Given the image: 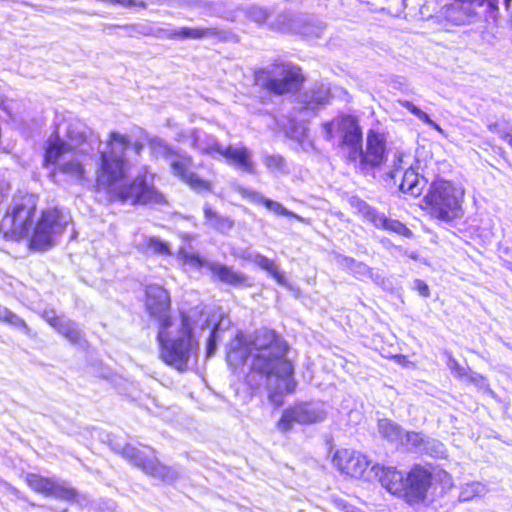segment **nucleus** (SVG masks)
<instances>
[{"mask_svg":"<svg viewBox=\"0 0 512 512\" xmlns=\"http://www.w3.org/2000/svg\"><path fill=\"white\" fill-rule=\"evenodd\" d=\"M144 308L157 323L156 341L159 359L179 372L188 370L191 359H197L199 339L194 333L193 321L187 312H180L175 322L169 291L159 284L144 289Z\"/></svg>","mask_w":512,"mask_h":512,"instance_id":"f257e3e1","label":"nucleus"},{"mask_svg":"<svg viewBox=\"0 0 512 512\" xmlns=\"http://www.w3.org/2000/svg\"><path fill=\"white\" fill-rule=\"evenodd\" d=\"M290 347L287 341L274 329L262 327L256 330L250 339L244 335L235 336V344L227 350V360L233 364H242L249 358L247 381L253 385L258 379L283 385V392H295V368L288 358Z\"/></svg>","mask_w":512,"mask_h":512,"instance_id":"f03ea898","label":"nucleus"},{"mask_svg":"<svg viewBox=\"0 0 512 512\" xmlns=\"http://www.w3.org/2000/svg\"><path fill=\"white\" fill-rule=\"evenodd\" d=\"M372 470L389 494L410 506L425 503L435 483L431 464L414 463L406 472L395 466L376 464Z\"/></svg>","mask_w":512,"mask_h":512,"instance_id":"7ed1b4c3","label":"nucleus"},{"mask_svg":"<svg viewBox=\"0 0 512 512\" xmlns=\"http://www.w3.org/2000/svg\"><path fill=\"white\" fill-rule=\"evenodd\" d=\"M107 150L99 152V162L95 172V190L103 191L108 199L112 190L128 178V160L125 152L131 145L130 137L111 131L106 140Z\"/></svg>","mask_w":512,"mask_h":512,"instance_id":"20e7f679","label":"nucleus"},{"mask_svg":"<svg viewBox=\"0 0 512 512\" xmlns=\"http://www.w3.org/2000/svg\"><path fill=\"white\" fill-rule=\"evenodd\" d=\"M464 188L452 180L434 179L422 198L420 208L430 219L452 223L464 215Z\"/></svg>","mask_w":512,"mask_h":512,"instance_id":"39448f33","label":"nucleus"},{"mask_svg":"<svg viewBox=\"0 0 512 512\" xmlns=\"http://www.w3.org/2000/svg\"><path fill=\"white\" fill-rule=\"evenodd\" d=\"M305 81L306 75L299 65L283 60H275L271 69L261 67L253 71V84L274 96L296 94Z\"/></svg>","mask_w":512,"mask_h":512,"instance_id":"423d86ee","label":"nucleus"},{"mask_svg":"<svg viewBox=\"0 0 512 512\" xmlns=\"http://www.w3.org/2000/svg\"><path fill=\"white\" fill-rule=\"evenodd\" d=\"M37 211L36 200L31 195L13 198L0 220V233L7 241L21 242L29 235Z\"/></svg>","mask_w":512,"mask_h":512,"instance_id":"0eeeda50","label":"nucleus"},{"mask_svg":"<svg viewBox=\"0 0 512 512\" xmlns=\"http://www.w3.org/2000/svg\"><path fill=\"white\" fill-rule=\"evenodd\" d=\"M108 203H129L131 205H161L166 203L165 196L152 183V177L141 173L131 180H124L118 188L112 190Z\"/></svg>","mask_w":512,"mask_h":512,"instance_id":"6e6552de","label":"nucleus"},{"mask_svg":"<svg viewBox=\"0 0 512 512\" xmlns=\"http://www.w3.org/2000/svg\"><path fill=\"white\" fill-rule=\"evenodd\" d=\"M327 141H336L339 148H359L363 142V128L360 119L353 113L339 112L334 118L321 124Z\"/></svg>","mask_w":512,"mask_h":512,"instance_id":"1a4fd4ad","label":"nucleus"},{"mask_svg":"<svg viewBox=\"0 0 512 512\" xmlns=\"http://www.w3.org/2000/svg\"><path fill=\"white\" fill-rule=\"evenodd\" d=\"M67 225L68 220L60 208L42 209L26 238L28 248L35 251L49 249L54 243V234L64 232Z\"/></svg>","mask_w":512,"mask_h":512,"instance_id":"9d476101","label":"nucleus"},{"mask_svg":"<svg viewBox=\"0 0 512 512\" xmlns=\"http://www.w3.org/2000/svg\"><path fill=\"white\" fill-rule=\"evenodd\" d=\"M388 148L387 139L383 132L369 129L366 133L365 145L363 143L359 148L353 149L347 153L351 162H358L362 170H372L380 168L387 161Z\"/></svg>","mask_w":512,"mask_h":512,"instance_id":"9b49d317","label":"nucleus"},{"mask_svg":"<svg viewBox=\"0 0 512 512\" xmlns=\"http://www.w3.org/2000/svg\"><path fill=\"white\" fill-rule=\"evenodd\" d=\"M148 449L150 455L132 444H125L120 450V455L153 478L160 481L175 480L176 473L172 468L165 465L157 458L155 449L151 447H148Z\"/></svg>","mask_w":512,"mask_h":512,"instance_id":"f8f14e48","label":"nucleus"},{"mask_svg":"<svg viewBox=\"0 0 512 512\" xmlns=\"http://www.w3.org/2000/svg\"><path fill=\"white\" fill-rule=\"evenodd\" d=\"M332 463L345 478L360 480L371 465L368 455L351 448H339L332 457Z\"/></svg>","mask_w":512,"mask_h":512,"instance_id":"ddd939ff","label":"nucleus"},{"mask_svg":"<svg viewBox=\"0 0 512 512\" xmlns=\"http://www.w3.org/2000/svg\"><path fill=\"white\" fill-rule=\"evenodd\" d=\"M322 419L321 413L311 409L306 402H295L282 411L276 427L280 432L287 433L294 424L309 425Z\"/></svg>","mask_w":512,"mask_h":512,"instance_id":"4468645a","label":"nucleus"},{"mask_svg":"<svg viewBox=\"0 0 512 512\" xmlns=\"http://www.w3.org/2000/svg\"><path fill=\"white\" fill-rule=\"evenodd\" d=\"M193 159L190 155H178L170 163L172 173L191 189L196 192L210 193L213 191V182L201 178L195 172L191 171Z\"/></svg>","mask_w":512,"mask_h":512,"instance_id":"2eb2a0df","label":"nucleus"},{"mask_svg":"<svg viewBox=\"0 0 512 512\" xmlns=\"http://www.w3.org/2000/svg\"><path fill=\"white\" fill-rule=\"evenodd\" d=\"M41 316L70 344L77 346L87 344L83 331L74 321L66 319L63 315H58L53 309L44 310Z\"/></svg>","mask_w":512,"mask_h":512,"instance_id":"dca6fc26","label":"nucleus"},{"mask_svg":"<svg viewBox=\"0 0 512 512\" xmlns=\"http://www.w3.org/2000/svg\"><path fill=\"white\" fill-rule=\"evenodd\" d=\"M212 150L222 156L227 163L236 166L242 171L248 174H255L256 169L254 166V162L252 159L251 151L245 147H233L227 146L222 147L221 145H215L212 147Z\"/></svg>","mask_w":512,"mask_h":512,"instance_id":"f3484780","label":"nucleus"},{"mask_svg":"<svg viewBox=\"0 0 512 512\" xmlns=\"http://www.w3.org/2000/svg\"><path fill=\"white\" fill-rule=\"evenodd\" d=\"M72 150L69 145L58 132L49 136L43 145L42 166L49 167L51 165H59L62 157Z\"/></svg>","mask_w":512,"mask_h":512,"instance_id":"a211bd4d","label":"nucleus"},{"mask_svg":"<svg viewBox=\"0 0 512 512\" xmlns=\"http://www.w3.org/2000/svg\"><path fill=\"white\" fill-rule=\"evenodd\" d=\"M207 268L213 276L222 283L236 288H250L253 286V281L247 275L242 272L234 271L227 265L210 263L207 265Z\"/></svg>","mask_w":512,"mask_h":512,"instance_id":"6ab92c4d","label":"nucleus"},{"mask_svg":"<svg viewBox=\"0 0 512 512\" xmlns=\"http://www.w3.org/2000/svg\"><path fill=\"white\" fill-rule=\"evenodd\" d=\"M216 38L218 40H225L224 32L218 28H190L182 27L172 30L168 34V38L172 40H185V39H203V38Z\"/></svg>","mask_w":512,"mask_h":512,"instance_id":"aec40b11","label":"nucleus"},{"mask_svg":"<svg viewBox=\"0 0 512 512\" xmlns=\"http://www.w3.org/2000/svg\"><path fill=\"white\" fill-rule=\"evenodd\" d=\"M245 197H247L249 200L255 203L263 205L266 209L273 211L276 215L301 220V217L283 207L281 203L265 198L256 191L246 192Z\"/></svg>","mask_w":512,"mask_h":512,"instance_id":"412c9836","label":"nucleus"},{"mask_svg":"<svg viewBox=\"0 0 512 512\" xmlns=\"http://www.w3.org/2000/svg\"><path fill=\"white\" fill-rule=\"evenodd\" d=\"M399 188L403 193L410 194L413 197L421 195L423 186L417 171L413 168H408L402 175Z\"/></svg>","mask_w":512,"mask_h":512,"instance_id":"4be33fe9","label":"nucleus"},{"mask_svg":"<svg viewBox=\"0 0 512 512\" xmlns=\"http://www.w3.org/2000/svg\"><path fill=\"white\" fill-rule=\"evenodd\" d=\"M54 479L37 473H29L25 477V483L35 493L49 497Z\"/></svg>","mask_w":512,"mask_h":512,"instance_id":"5701e85b","label":"nucleus"},{"mask_svg":"<svg viewBox=\"0 0 512 512\" xmlns=\"http://www.w3.org/2000/svg\"><path fill=\"white\" fill-rule=\"evenodd\" d=\"M56 170L80 183L88 179L85 166L78 159H72L59 164Z\"/></svg>","mask_w":512,"mask_h":512,"instance_id":"b1692460","label":"nucleus"},{"mask_svg":"<svg viewBox=\"0 0 512 512\" xmlns=\"http://www.w3.org/2000/svg\"><path fill=\"white\" fill-rule=\"evenodd\" d=\"M203 213L206 223L219 232L225 233L234 225L231 218L218 214L211 206H204Z\"/></svg>","mask_w":512,"mask_h":512,"instance_id":"393cba45","label":"nucleus"},{"mask_svg":"<svg viewBox=\"0 0 512 512\" xmlns=\"http://www.w3.org/2000/svg\"><path fill=\"white\" fill-rule=\"evenodd\" d=\"M49 497H53L59 501L73 503L78 501L79 493L74 487L67 485L66 482L54 479Z\"/></svg>","mask_w":512,"mask_h":512,"instance_id":"a878e982","label":"nucleus"},{"mask_svg":"<svg viewBox=\"0 0 512 512\" xmlns=\"http://www.w3.org/2000/svg\"><path fill=\"white\" fill-rule=\"evenodd\" d=\"M143 249L146 253L154 255H172L169 244L155 236H151L145 239Z\"/></svg>","mask_w":512,"mask_h":512,"instance_id":"bb28decb","label":"nucleus"},{"mask_svg":"<svg viewBox=\"0 0 512 512\" xmlns=\"http://www.w3.org/2000/svg\"><path fill=\"white\" fill-rule=\"evenodd\" d=\"M442 15L447 23L458 26L464 23L465 10L462 6L446 4L442 7Z\"/></svg>","mask_w":512,"mask_h":512,"instance_id":"cd10ccee","label":"nucleus"},{"mask_svg":"<svg viewBox=\"0 0 512 512\" xmlns=\"http://www.w3.org/2000/svg\"><path fill=\"white\" fill-rule=\"evenodd\" d=\"M381 230L395 233L406 238H411L413 236L412 231L406 226V224L387 216H385Z\"/></svg>","mask_w":512,"mask_h":512,"instance_id":"c85d7f7f","label":"nucleus"},{"mask_svg":"<svg viewBox=\"0 0 512 512\" xmlns=\"http://www.w3.org/2000/svg\"><path fill=\"white\" fill-rule=\"evenodd\" d=\"M258 266L267 271L275 280L278 284H281V285H285L286 284V279H285V276L284 274L278 269L277 265L275 264V262L265 256H261L259 259H258Z\"/></svg>","mask_w":512,"mask_h":512,"instance_id":"c756f323","label":"nucleus"},{"mask_svg":"<svg viewBox=\"0 0 512 512\" xmlns=\"http://www.w3.org/2000/svg\"><path fill=\"white\" fill-rule=\"evenodd\" d=\"M178 258L184 264H187V265H190V266H193V267H196V268L207 267V265L210 264L199 253L189 252V251H186L184 249H180L178 251Z\"/></svg>","mask_w":512,"mask_h":512,"instance_id":"7c9ffc66","label":"nucleus"},{"mask_svg":"<svg viewBox=\"0 0 512 512\" xmlns=\"http://www.w3.org/2000/svg\"><path fill=\"white\" fill-rule=\"evenodd\" d=\"M459 379H463L466 382L475 385L478 388H484L485 390H490V385L485 376L479 373L471 372L466 369H461V373L457 374Z\"/></svg>","mask_w":512,"mask_h":512,"instance_id":"2f4dec72","label":"nucleus"},{"mask_svg":"<svg viewBox=\"0 0 512 512\" xmlns=\"http://www.w3.org/2000/svg\"><path fill=\"white\" fill-rule=\"evenodd\" d=\"M0 321L21 329L26 334H30V328L28 327L25 320L9 309H4L3 314L0 313Z\"/></svg>","mask_w":512,"mask_h":512,"instance_id":"473e14b6","label":"nucleus"},{"mask_svg":"<svg viewBox=\"0 0 512 512\" xmlns=\"http://www.w3.org/2000/svg\"><path fill=\"white\" fill-rule=\"evenodd\" d=\"M399 104L403 108L407 109L411 114H413L418 119H420L421 121L435 127L436 129H439V126L430 119L429 115L427 113L423 112L417 106H415L412 102L407 101V100H402V101H399Z\"/></svg>","mask_w":512,"mask_h":512,"instance_id":"72a5a7b5","label":"nucleus"},{"mask_svg":"<svg viewBox=\"0 0 512 512\" xmlns=\"http://www.w3.org/2000/svg\"><path fill=\"white\" fill-rule=\"evenodd\" d=\"M404 443L411 449H417L424 446L427 441L423 433L416 431H407L404 433Z\"/></svg>","mask_w":512,"mask_h":512,"instance_id":"f704fd0d","label":"nucleus"},{"mask_svg":"<svg viewBox=\"0 0 512 512\" xmlns=\"http://www.w3.org/2000/svg\"><path fill=\"white\" fill-rule=\"evenodd\" d=\"M263 161L265 166L273 172H280L285 166V159L281 155H267Z\"/></svg>","mask_w":512,"mask_h":512,"instance_id":"c9c22d12","label":"nucleus"},{"mask_svg":"<svg viewBox=\"0 0 512 512\" xmlns=\"http://www.w3.org/2000/svg\"><path fill=\"white\" fill-rule=\"evenodd\" d=\"M385 214L380 213L374 208H367L364 212L365 219L371 223L375 228L380 229L383 226V222L385 219Z\"/></svg>","mask_w":512,"mask_h":512,"instance_id":"e433bc0d","label":"nucleus"},{"mask_svg":"<svg viewBox=\"0 0 512 512\" xmlns=\"http://www.w3.org/2000/svg\"><path fill=\"white\" fill-rule=\"evenodd\" d=\"M217 329H218V326L215 325L211 329L209 336L206 340V356L207 357H210L211 355H213L216 350Z\"/></svg>","mask_w":512,"mask_h":512,"instance_id":"4c0bfd02","label":"nucleus"},{"mask_svg":"<svg viewBox=\"0 0 512 512\" xmlns=\"http://www.w3.org/2000/svg\"><path fill=\"white\" fill-rule=\"evenodd\" d=\"M383 433L385 437L398 439L402 436L400 426L392 422H388L383 426Z\"/></svg>","mask_w":512,"mask_h":512,"instance_id":"58836bf2","label":"nucleus"},{"mask_svg":"<svg viewBox=\"0 0 512 512\" xmlns=\"http://www.w3.org/2000/svg\"><path fill=\"white\" fill-rule=\"evenodd\" d=\"M414 289L422 296V297H429L430 296V289L428 284L420 279L415 280L414 282Z\"/></svg>","mask_w":512,"mask_h":512,"instance_id":"ea45409f","label":"nucleus"},{"mask_svg":"<svg viewBox=\"0 0 512 512\" xmlns=\"http://www.w3.org/2000/svg\"><path fill=\"white\" fill-rule=\"evenodd\" d=\"M268 399L275 407H280L284 403V398L281 391H270L268 393Z\"/></svg>","mask_w":512,"mask_h":512,"instance_id":"a19ab883","label":"nucleus"},{"mask_svg":"<svg viewBox=\"0 0 512 512\" xmlns=\"http://www.w3.org/2000/svg\"><path fill=\"white\" fill-rule=\"evenodd\" d=\"M468 3H476L478 6L487 4L490 9L496 10L498 8V0H467Z\"/></svg>","mask_w":512,"mask_h":512,"instance_id":"79ce46f5","label":"nucleus"},{"mask_svg":"<svg viewBox=\"0 0 512 512\" xmlns=\"http://www.w3.org/2000/svg\"><path fill=\"white\" fill-rule=\"evenodd\" d=\"M391 358L394 361H396L398 364L403 365V366L408 363V359H407L406 355L396 354V355L391 356Z\"/></svg>","mask_w":512,"mask_h":512,"instance_id":"37998d69","label":"nucleus"},{"mask_svg":"<svg viewBox=\"0 0 512 512\" xmlns=\"http://www.w3.org/2000/svg\"><path fill=\"white\" fill-rule=\"evenodd\" d=\"M134 148H135L136 152H139L143 148V144L137 142L134 144Z\"/></svg>","mask_w":512,"mask_h":512,"instance_id":"c03bdc74","label":"nucleus"},{"mask_svg":"<svg viewBox=\"0 0 512 512\" xmlns=\"http://www.w3.org/2000/svg\"><path fill=\"white\" fill-rule=\"evenodd\" d=\"M5 198H6V194L2 190H0V205L3 203Z\"/></svg>","mask_w":512,"mask_h":512,"instance_id":"a18cd8bd","label":"nucleus"},{"mask_svg":"<svg viewBox=\"0 0 512 512\" xmlns=\"http://www.w3.org/2000/svg\"><path fill=\"white\" fill-rule=\"evenodd\" d=\"M461 369H464V368H463V367H461V366H459L458 364H456V366H455L456 375H457L458 373H461Z\"/></svg>","mask_w":512,"mask_h":512,"instance_id":"49530a36","label":"nucleus"},{"mask_svg":"<svg viewBox=\"0 0 512 512\" xmlns=\"http://www.w3.org/2000/svg\"><path fill=\"white\" fill-rule=\"evenodd\" d=\"M410 258L416 260L418 258V256H417V254L412 253V254H410Z\"/></svg>","mask_w":512,"mask_h":512,"instance_id":"de8ad7c7","label":"nucleus"},{"mask_svg":"<svg viewBox=\"0 0 512 512\" xmlns=\"http://www.w3.org/2000/svg\"><path fill=\"white\" fill-rule=\"evenodd\" d=\"M506 7L508 8L510 5L511 0H504Z\"/></svg>","mask_w":512,"mask_h":512,"instance_id":"09e8293b","label":"nucleus"},{"mask_svg":"<svg viewBox=\"0 0 512 512\" xmlns=\"http://www.w3.org/2000/svg\"><path fill=\"white\" fill-rule=\"evenodd\" d=\"M511 271H512V267H511Z\"/></svg>","mask_w":512,"mask_h":512,"instance_id":"8fccbe9b","label":"nucleus"}]
</instances>
